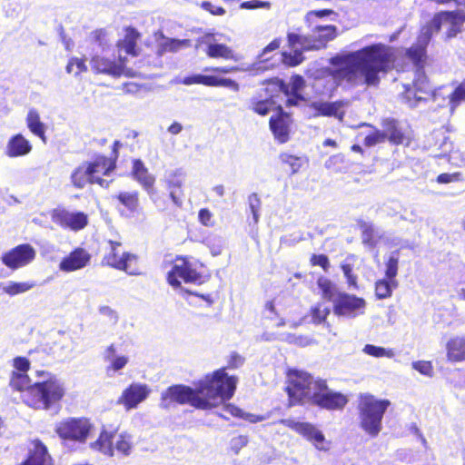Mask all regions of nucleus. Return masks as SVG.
Segmentation results:
<instances>
[{
    "mask_svg": "<svg viewBox=\"0 0 465 465\" xmlns=\"http://www.w3.org/2000/svg\"><path fill=\"white\" fill-rule=\"evenodd\" d=\"M305 57L301 50L293 49V52L283 51L281 53V61L287 67H295L304 61Z\"/></svg>",
    "mask_w": 465,
    "mask_h": 465,
    "instance_id": "nucleus-44",
    "label": "nucleus"
},
{
    "mask_svg": "<svg viewBox=\"0 0 465 465\" xmlns=\"http://www.w3.org/2000/svg\"><path fill=\"white\" fill-rule=\"evenodd\" d=\"M35 255L32 245L22 243L3 253L1 261L7 268L16 270L31 263Z\"/></svg>",
    "mask_w": 465,
    "mask_h": 465,
    "instance_id": "nucleus-16",
    "label": "nucleus"
},
{
    "mask_svg": "<svg viewBox=\"0 0 465 465\" xmlns=\"http://www.w3.org/2000/svg\"><path fill=\"white\" fill-rule=\"evenodd\" d=\"M122 143L116 140L113 143L110 156L95 154L91 160L82 163L71 173V183L76 189H84L87 184H97L107 189L111 181L104 177L109 176L116 169L119 149Z\"/></svg>",
    "mask_w": 465,
    "mask_h": 465,
    "instance_id": "nucleus-3",
    "label": "nucleus"
},
{
    "mask_svg": "<svg viewBox=\"0 0 465 465\" xmlns=\"http://www.w3.org/2000/svg\"><path fill=\"white\" fill-rule=\"evenodd\" d=\"M248 201H249V205H250L252 216H253L254 223H257L258 219H259L258 212H259V209L261 206V200H260L259 196L257 195V193H252L249 196Z\"/></svg>",
    "mask_w": 465,
    "mask_h": 465,
    "instance_id": "nucleus-61",
    "label": "nucleus"
},
{
    "mask_svg": "<svg viewBox=\"0 0 465 465\" xmlns=\"http://www.w3.org/2000/svg\"><path fill=\"white\" fill-rule=\"evenodd\" d=\"M115 354L116 347L114 344L109 345L104 351V360L109 362V365L106 367L107 372H116L124 369L129 361L127 356L122 355L115 357Z\"/></svg>",
    "mask_w": 465,
    "mask_h": 465,
    "instance_id": "nucleus-35",
    "label": "nucleus"
},
{
    "mask_svg": "<svg viewBox=\"0 0 465 465\" xmlns=\"http://www.w3.org/2000/svg\"><path fill=\"white\" fill-rule=\"evenodd\" d=\"M381 127L383 129L386 141L391 144L409 145L411 142L410 135L398 120L393 118L383 119L381 122Z\"/></svg>",
    "mask_w": 465,
    "mask_h": 465,
    "instance_id": "nucleus-20",
    "label": "nucleus"
},
{
    "mask_svg": "<svg viewBox=\"0 0 465 465\" xmlns=\"http://www.w3.org/2000/svg\"><path fill=\"white\" fill-rule=\"evenodd\" d=\"M265 85L264 93L266 97L273 100L279 93H282L288 98L285 102L286 107L297 106L304 98L301 92L305 87V80L300 74H293L290 79V84H286L283 80L273 77L264 80L262 83Z\"/></svg>",
    "mask_w": 465,
    "mask_h": 465,
    "instance_id": "nucleus-9",
    "label": "nucleus"
},
{
    "mask_svg": "<svg viewBox=\"0 0 465 465\" xmlns=\"http://www.w3.org/2000/svg\"><path fill=\"white\" fill-rule=\"evenodd\" d=\"M132 449L130 438L125 434H120L116 443L115 450L123 455H129Z\"/></svg>",
    "mask_w": 465,
    "mask_h": 465,
    "instance_id": "nucleus-53",
    "label": "nucleus"
},
{
    "mask_svg": "<svg viewBox=\"0 0 465 465\" xmlns=\"http://www.w3.org/2000/svg\"><path fill=\"white\" fill-rule=\"evenodd\" d=\"M19 465H54L47 447L39 439L31 441L25 460Z\"/></svg>",
    "mask_w": 465,
    "mask_h": 465,
    "instance_id": "nucleus-21",
    "label": "nucleus"
},
{
    "mask_svg": "<svg viewBox=\"0 0 465 465\" xmlns=\"http://www.w3.org/2000/svg\"><path fill=\"white\" fill-rule=\"evenodd\" d=\"M94 429L91 420L86 417H70L55 425V432L63 440L85 442Z\"/></svg>",
    "mask_w": 465,
    "mask_h": 465,
    "instance_id": "nucleus-12",
    "label": "nucleus"
},
{
    "mask_svg": "<svg viewBox=\"0 0 465 465\" xmlns=\"http://www.w3.org/2000/svg\"><path fill=\"white\" fill-rule=\"evenodd\" d=\"M363 351L366 354L376 358H381L384 356L391 355L383 347H379L372 344H366L363 348Z\"/></svg>",
    "mask_w": 465,
    "mask_h": 465,
    "instance_id": "nucleus-60",
    "label": "nucleus"
},
{
    "mask_svg": "<svg viewBox=\"0 0 465 465\" xmlns=\"http://www.w3.org/2000/svg\"><path fill=\"white\" fill-rule=\"evenodd\" d=\"M166 281L169 285L176 289L181 287V281L185 283L201 284L203 282V276L196 271L188 257L177 256L166 275Z\"/></svg>",
    "mask_w": 465,
    "mask_h": 465,
    "instance_id": "nucleus-13",
    "label": "nucleus"
},
{
    "mask_svg": "<svg viewBox=\"0 0 465 465\" xmlns=\"http://www.w3.org/2000/svg\"><path fill=\"white\" fill-rule=\"evenodd\" d=\"M114 436V430H108L103 426L96 440L91 443V448L99 450L104 455L113 457L114 455V447L113 445Z\"/></svg>",
    "mask_w": 465,
    "mask_h": 465,
    "instance_id": "nucleus-33",
    "label": "nucleus"
},
{
    "mask_svg": "<svg viewBox=\"0 0 465 465\" xmlns=\"http://www.w3.org/2000/svg\"><path fill=\"white\" fill-rule=\"evenodd\" d=\"M285 379L284 391L288 397V406L310 404L315 391L316 379L310 372L297 368L286 370Z\"/></svg>",
    "mask_w": 465,
    "mask_h": 465,
    "instance_id": "nucleus-6",
    "label": "nucleus"
},
{
    "mask_svg": "<svg viewBox=\"0 0 465 465\" xmlns=\"http://www.w3.org/2000/svg\"><path fill=\"white\" fill-rule=\"evenodd\" d=\"M431 94V89L425 80H415L412 86L405 88L404 98L411 105H416L418 102L427 100Z\"/></svg>",
    "mask_w": 465,
    "mask_h": 465,
    "instance_id": "nucleus-29",
    "label": "nucleus"
},
{
    "mask_svg": "<svg viewBox=\"0 0 465 465\" xmlns=\"http://www.w3.org/2000/svg\"><path fill=\"white\" fill-rule=\"evenodd\" d=\"M243 361H244L243 357H242L237 352H232L228 359L227 366L224 368H225V370L226 369H232V370L237 369L242 365ZM225 373L227 374L226 371H225Z\"/></svg>",
    "mask_w": 465,
    "mask_h": 465,
    "instance_id": "nucleus-62",
    "label": "nucleus"
},
{
    "mask_svg": "<svg viewBox=\"0 0 465 465\" xmlns=\"http://www.w3.org/2000/svg\"><path fill=\"white\" fill-rule=\"evenodd\" d=\"M26 124L32 134L45 142V125L41 121L38 112L35 109L29 110L26 116Z\"/></svg>",
    "mask_w": 465,
    "mask_h": 465,
    "instance_id": "nucleus-38",
    "label": "nucleus"
},
{
    "mask_svg": "<svg viewBox=\"0 0 465 465\" xmlns=\"http://www.w3.org/2000/svg\"><path fill=\"white\" fill-rule=\"evenodd\" d=\"M91 260L90 253L84 248L74 249L67 256L63 258L59 269L63 272H74L85 267Z\"/></svg>",
    "mask_w": 465,
    "mask_h": 465,
    "instance_id": "nucleus-26",
    "label": "nucleus"
},
{
    "mask_svg": "<svg viewBox=\"0 0 465 465\" xmlns=\"http://www.w3.org/2000/svg\"><path fill=\"white\" fill-rule=\"evenodd\" d=\"M149 389L145 384L133 383L122 392L118 402L123 404L126 410L136 408L149 395Z\"/></svg>",
    "mask_w": 465,
    "mask_h": 465,
    "instance_id": "nucleus-25",
    "label": "nucleus"
},
{
    "mask_svg": "<svg viewBox=\"0 0 465 465\" xmlns=\"http://www.w3.org/2000/svg\"><path fill=\"white\" fill-rule=\"evenodd\" d=\"M348 104V101L337 100L334 102H312L309 106L312 110L314 117H335L341 121L345 116L343 108Z\"/></svg>",
    "mask_w": 465,
    "mask_h": 465,
    "instance_id": "nucleus-23",
    "label": "nucleus"
},
{
    "mask_svg": "<svg viewBox=\"0 0 465 465\" xmlns=\"http://www.w3.org/2000/svg\"><path fill=\"white\" fill-rule=\"evenodd\" d=\"M385 277L384 279L390 281H397L395 278L398 274L399 260L395 256H391L386 263Z\"/></svg>",
    "mask_w": 465,
    "mask_h": 465,
    "instance_id": "nucleus-52",
    "label": "nucleus"
},
{
    "mask_svg": "<svg viewBox=\"0 0 465 465\" xmlns=\"http://www.w3.org/2000/svg\"><path fill=\"white\" fill-rule=\"evenodd\" d=\"M240 71L238 66H206L203 69L204 74H190L183 78L182 84L185 85L200 84L207 87H225L238 92L239 84L226 74Z\"/></svg>",
    "mask_w": 465,
    "mask_h": 465,
    "instance_id": "nucleus-7",
    "label": "nucleus"
},
{
    "mask_svg": "<svg viewBox=\"0 0 465 465\" xmlns=\"http://www.w3.org/2000/svg\"><path fill=\"white\" fill-rule=\"evenodd\" d=\"M391 405L387 399H378L371 393H361L358 396L357 411L359 424L370 437L375 438L382 429L383 416Z\"/></svg>",
    "mask_w": 465,
    "mask_h": 465,
    "instance_id": "nucleus-4",
    "label": "nucleus"
},
{
    "mask_svg": "<svg viewBox=\"0 0 465 465\" xmlns=\"http://www.w3.org/2000/svg\"><path fill=\"white\" fill-rule=\"evenodd\" d=\"M412 367L414 370L418 371L420 373L431 377L433 375V366L431 361H417L412 362Z\"/></svg>",
    "mask_w": 465,
    "mask_h": 465,
    "instance_id": "nucleus-57",
    "label": "nucleus"
},
{
    "mask_svg": "<svg viewBox=\"0 0 465 465\" xmlns=\"http://www.w3.org/2000/svg\"><path fill=\"white\" fill-rule=\"evenodd\" d=\"M64 395V383L56 376H50L44 381L33 383L29 391L22 395V401L30 408L46 411L59 403Z\"/></svg>",
    "mask_w": 465,
    "mask_h": 465,
    "instance_id": "nucleus-5",
    "label": "nucleus"
},
{
    "mask_svg": "<svg viewBox=\"0 0 465 465\" xmlns=\"http://www.w3.org/2000/svg\"><path fill=\"white\" fill-rule=\"evenodd\" d=\"M385 142H386V139H385L383 129L382 130L375 129L372 133H371L365 136V138L363 140V144L365 146L371 147V146H374L378 143H382Z\"/></svg>",
    "mask_w": 465,
    "mask_h": 465,
    "instance_id": "nucleus-51",
    "label": "nucleus"
},
{
    "mask_svg": "<svg viewBox=\"0 0 465 465\" xmlns=\"http://www.w3.org/2000/svg\"><path fill=\"white\" fill-rule=\"evenodd\" d=\"M445 352L448 362H465V334L451 336L446 341Z\"/></svg>",
    "mask_w": 465,
    "mask_h": 465,
    "instance_id": "nucleus-27",
    "label": "nucleus"
},
{
    "mask_svg": "<svg viewBox=\"0 0 465 465\" xmlns=\"http://www.w3.org/2000/svg\"><path fill=\"white\" fill-rule=\"evenodd\" d=\"M348 403V395L331 389L325 379L316 378L315 391H313L310 405L321 410L341 411Z\"/></svg>",
    "mask_w": 465,
    "mask_h": 465,
    "instance_id": "nucleus-11",
    "label": "nucleus"
},
{
    "mask_svg": "<svg viewBox=\"0 0 465 465\" xmlns=\"http://www.w3.org/2000/svg\"><path fill=\"white\" fill-rule=\"evenodd\" d=\"M398 287L397 281L380 279L375 282V296L379 300L390 298L394 289Z\"/></svg>",
    "mask_w": 465,
    "mask_h": 465,
    "instance_id": "nucleus-43",
    "label": "nucleus"
},
{
    "mask_svg": "<svg viewBox=\"0 0 465 465\" xmlns=\"http://www.w3.org/2000/svg\"><path fill=\"white\" fill-rule=\"evenodd\" d=\"M310 265L312 267H320L325 272H329L331 262L329 257L324 253H312L310 257Z\"/></svg>",
    "mask_w": 465,
    "mask_h": 465,
    "instance_id": "nucleus-49",
    "label": "nucleus"
},
{
    "mask_svg": "<svg viewBox=\"0 0 465 465\" xmlns=\"http://www.w3.org/2000/svg\"><path fill=\"white\" fill-rule=\"evenodd\" d=\"M183 45V41L169 39L161 45V47L158 51L159 54L163 53H174L177 52L181 46Z\"/></svg>",
    "mask_w": 465,
    "mask_h": 465,
    "instance_id": "nucleus-55",
    "label": "nucleus"
},
{
    "mask_svg": "<svg viewBox=\"0 0 465 465\" xmlns=\"http://www.w3.org/2000/svg\"><path fill=\"white\" fill-rule=\"evenodd\" d=\"M460 181H463V176L462 173L460 172H455L452 173H443L436 177V182L440 184H446Z\"/></svg>",
    "mask_w": 465,
    "mask_h": 465,
    "instance_id": "nucleus-56",
    "label": "nucleus"
},
{
    "mask_svg": "<svg viewBox=\"0 0 465 465\" xmlns=\"http://www.w3.org/2000/svg\"><path fill=\"white\" fill-rule=\"evenodd\" d=\"M274 101L265 97L264 99L252 98L251 100V109L257 114L265 116L271 111Z\"/></svg>",
    "mask_w": 465,
    "mask_h": 465,
    "instance_id": "nucleus-46",
    "label": "nucleus"
},
{
    "mask_svg": "<svg viewBox=\"0 0 465 465\" xmlns=\"http://www.w3.org/2000/svg\"><path fill=\"white\" fill-rule=\"evenodd\" d=\"M132 175L149 194L153 193L155 178L141 159L133 160Z\"/></svg>",
    "mask_w": 465,
    "mask_h": 465,
    "instance_id": "nucleus-31",
    "label": "nucleus"
},
{
    "mask_svg": "<svg viewBox=\"0 0 465 465\" xmlns=\"http://www.w3.org/2000/svg\"><path fill=\"white\" fill-rule=\"evenodd\" d=\"M249 442L247 435H238L232 439V449L238 452L242 448L245 447Z\"/></svg>",
    "mask_w": 465,
    "mask_h": 465,
    "instance_id": "nucleus-63",
    "label": "nucleus"
},
{
    "mask_svg": "<svg viewBox=\"0 0 465 465\" xmlns=\"http://www.w3.org/2000/svg\"><path fill=\"white\" fill-rule=\"evenodd\" d=\"M205 54L212 59H223L225 61H239V55L225 44L213 43L205 48Z\"/></svg>",
    "mask_w": 465,
    "mask_h": 465,
    "instance_id": "nucleus-34",
    "label": "nucleus"
},
{
    "mask_svg": "<svg viewBox=\"0 0 465 465\" xmlns=\"http://www.w3.org/2000/svg\"><path fill=\"white\" fill-rule=\"evenodd\" d=\"M113 200L122 216H130L140 210V194L137 191L119 192L113 196Z\"/></svg>",
    "mask_w": 465,
    "mask_h": 465,
    "instance_id": "nucleus-24",
    "label": "nucleus"
},
{
    "mask_svg": "<svg viewBox=\"0 0 465 465\" xmlns=\"http://www.w3.org/2000/svg\"><path fill=\"white\" fill-rule=\"evenodd\" d=\"M312 32L313 45L311 48L319 50L326 47L327 44L337 36V26L334 25H316Z\"/></svg>",
    "mask_w": 465,
    "mask_h": 465,
    "instance_id": "nucleus-30",
    "label": "nucleus"
},
{
    "mask_svg": "<svg viewBox=\"0 0 465 465\" xmlns=\"http://www.w3.org/2000/svg\"><path fill=\"white\" fill-rule=\"evenodd\" d=\"M333 14L331 9H320L309 11L305 15V22L311 25L314 18H322Z\"/></svg>",
    "mask_w": 465,
    "mask_h": 465,
    "instance_id": "nucleus-59",
    "label": "nucleus"
},
{
    "mask_svg": "<svg viewBox=\"0 0 465 465\" xmlns=\"http://www.w3.org/2000/svg\"><path fill=\"white\" fill-rule=\"evenodd\" d=\"M366 302L363 298L344 292L337 293L332 311L338 317L354 318L364 312Z\"/></svg>",
    "mask_w": 465,
    "mask_h": 465,
    "instance_id": "nucleus-15",
    "label": "nucleus"
},
{
    "mask_svg": "<svg viewBox=\"0 0 465 465\" xmlns=\"http://www.w3.org/2000/svg\"><path fill=\"white\" fill-rule=\"evenodd\" d=\"M357 224L361 230L362 243L370 247L376 246L378 242V237L373 224L366 223L361 219L357 221Z\"/></svg>",
    "mask_w": 465,
    "mask_h": 465,
    "instance_id": "nucleus-42",
    "label": "nucleus"
},
{
    "mask_svg": "<svg viewBox=\"0 0 465 465\" xmlns=\"http://www.w3.org/2000/svg\"><path fill=\"white\" fill-rule=\"evenodd\" d=\"M12 366L14 367L13 371L27 373V371L30 370L31 362L25 356H16L12 361Z\"/></svg>",
    "mask_w": 465,
    "mask_h": 465,
    "instance_id": "nucleus-54",
    "label": "nucleus"
},
{
    "mask_svg": "<svg viewBox=\"0 0 465 465\" xmlns=\"http://www.w3.org/2000/svg\"><path fill=\"white\" fill-rule=\"evenodd\" d=\"M430 41L427 35L423 38L419 37L418 40L412 44L405 51V57L411 62L418 71H422L428 61L427 47Z\"/></svg>",
    "mask_w": 465,
    "mask_h": 465,
    "instance_id": "nucleus-22",
    "label": "nucleus"
},
{
    "mask_svg": "<svg viewBox=\"0 0 465 465\" xmlns=\"http://www.w3.org/2000/svg\"><path fill=\"white\" fill-rule=\"evenodd\" d=\"M198 220L201 224L206 227H212L215 223L213 214L208 208H202L199 210Z\"/></svg>",
    "mask_w": 465,
    "mask_h": 465,
    "instance_id": "nucleus-58",
    "label": "nucleus"
},
{
    "mask_svg": "<svg viewBox=\"0 0 465 465\" xmlns=\"http://www.w3.org/2000/svg\"><path fill=\"white\" fill-rule=\"evenodd\" d=\"M395 57L391 48L383 44H372L360 50L336 56L332 64L333 79L354 87L361 84L367 86H378L381 83L380 73H388L394 64Z\"/></svg>",
    "mask_w": 465,
    "mask_h": 465,
    "instance_id": "nucleus-1",
    "label": "nucleus"
},
{
    "mask_svg": "<svg viewBox=\"0 0 465 465\" xmlns=\"http://www.w3.org/2000/svg\"><path fill=\"white\" fill-rule=\"evenodd\" d=\"M279 423L302 436L316 448L322 449L325 437L312 423L296 421L292 419H282Z\"/></svg>",
    "mask_w": 465,
    "mask_h": 465,
    "instance_id": "nucleus-18",
    "label": "nucleus"
},
{
    "mask_svg": "<svg viewBox=\"0 0 465 465\" xmlns=\"http://www.w3.org/2000/svg\"><path fill=\"white\" fill-rule=\"evenodd\" d=\"M452 92L448 96L450 110L454 112L461 104L465 103V79L453 84Z\"/></svg>",
    "mask_w": 465,
    "mask_h": 465,
    "instance_id": "nucleus-40",
    "label": "nucleus"
},
{
    "mask_svg": "<svg viewBox=\"0 0 465 465\" xmlns=\"http://www.w3.org/2000/svg\"><path fill=\"white\" fill-rule=\"evenodd\" d=\"M317 286L321 292V297L327 301L332 302L340 292L337 290L335 283L327 277L320 276L317 279Z\"/></svg>",
    "mask_w": 465,
    "mask_h": 465,
    "instance_id": "nucleus-39",
    "label": "nucleus"
},
{
    "mask_svg": "<svg viewBox=\"0 0 465 465\" xmlns=\"http://www.w3.org/2000/svg\"><path fill=\"white\" fill-rule=\"evenodd\" d=\"M279 158L282 164H285L289 167L291 173H297L302 166V160L298 156L283 153L280 154Z\"/></svg>",
    "mask_w": 465,
    "mask_h": 465,
    "instance_id": "nucleus-48",
    "label": "nucleus"
},
{
    "mask_svg": "<svg viewBox=\"0 0 465 465\" xmlns=\"http://www.w3.org/2000/svg\"><path fill=\"white\" fill-rule=\"evenodd\" d=\"M33 383L27 373H20L17 371H12L10 374L9 386L10 388L18 392H22V395H25Z\"/></svg>",
    "mask_w": 465,
    "mask_h": 465,
    "instance_id": "nucleus-37",
    "label": "nucleus"
},
{
    "mask_svg": "<svg viewBox=\"0 0 465 465\" xmlns=\"http://www.w3.org/2000/svg\"><path fill=\"white\" fill-rule=\"evenodd\" d=\"M107 33L104 29H96L91 33V39L94 43L103 45L106 43Z\"/></svg>",
    "mask_w": 465,
    "mask_h": 465,
    "instance_id": "nucleus-64",
    "label": "nucleus"
},
{
    "mask_svg": "<svg viewBox=\"0 0 465 465\" xmlns=\"http://www.w3.org/2000/svg\"><path fill=\"white\" fill-rule=\"evenodd\" d=\"M49 214L52 223L64 230L79 232L89 223L87 213L81 211L70 212L63 206L52 209Z\"/></svg>",
    "mask_w": 465,
    "mask_h": 465,
    "instance_id": "nucleus-14",
    "label": "nucleus"
},
{
    "mask_svg": "<svg viewBox=\"0 0 465 465\" xmlns=\"http://www.w3.org/2000/svg\"><path fill=\"white\" fill-rule=\"evenodd\" d=\"M32 144L21 134L13 135L7 142L5 154L10 158L21 157L32 151Z\"/></svg>",
    "mask_w": 465,
    "mask_h": 465,
    "instance_id": "nucleus-32",
    "label": "nucleus"
},
{
    "mask_svg": "<svg viewBox=\"0 0 465 465\" xmlns=\"http://www.w3.org/2000/svg\"><path fill=\"white\" fill-rule=\"evenodd\" d=\"M330 312V309L321 303L312 306L309 311L312 322L316 325L324 323Z\"/></svg>",
    "mask_w": 465,
    "mask_h": 465,
    "instance_id": "nucleus-45",
    "label": "nucleus"
},
{
    "mask_svg": "<svg viewBox=\"0 0 465 465\" xmlns=\"http://www.w3.org/2000/svg\"><path fill=\"white\" fill-rule=\"evenodd\" d=\"M87 71L85 64V59L73 57L69 60L66 65V72L68 74H74L75 75L80 74L83 72Z\"/></svg>",
    "mask_w": 465,
    "mask_h": 465,
    "instance_id": "nucleus-50",
    "label": "nucleus"
},
{
    "mask_svg": "<svg viewBox=\"0 0 465 465\" xmlns=\"http://www.w3.org/2000/svg\"><path fill=\"white\" fill-rule=\"evenodd\" d=\"M35 286V282H10L5 288L4 292L10 296H15L19 293L25 292Z\"/></svg>",
    "mask_w": 465,
    "mask_h": 465,
    "instance_id": "nucleus-47",
    "label": "nucleus"
},
{
    "mask_svg": "<svg viewBox=\"0 0 465 465\" xmlns=\"http://www.w3.org/2000/svg\"><path fill=\"white\" fill-rule=\"evenodd\" d=\"M108 251L102 259V264L118 271H123L129 275L141 274L139 258L135 253L122 251V242L118 241H107Z\"/></svg>",
    "mask_w": 465,
    "mask_h": 465,
    "instance_id": "nucleus-10",
    "label": "nucleus"
},
{
    "mask_svg": "<svg viewBox=\"0 0 465 465\" xmlns=\"http://www.w3.org/2000/svg\"><path fill=\"white\" fill-rule=\"evenodd\" d=\"M163 182L171 200L181 207L184 197L185 173L181 170L172 171L165 175Z\"/></svg>",
    "mask_w": 465,
    "mask_h": 465,
    "instance_id": "nucleus-19",
    "label": "nucleus"
},
{
    "mask_svg": "<svg viewBox=\"0 0 465 465\" xmlns=\"http://www.w3.org/2000/svg\"><path fill=\"white\" fill-rule=\"evenodd\" d=\"M292 124L291 114L284 112L281 105H278L276 113L269 119L270 130L278 143H285L290 140Z\"/></svg>",
    "mask_w": 465,
    "mask_h": 465,
    "instance_id": "nucleus-17",
    "label": "nucleus"
},
{
    "mask_svg": "<svg viewBox=\"0 0 465 465\" xmlns=\"http://www.w3.org/2000/svg\"><path fill=\"white\" fill-rule=\"evenodd\" d=\"M464 23L465 14L460 10L440 11L425 25L424 35L431 39L432 35L442 33L443 40L449 41L461 33Z\"/></svg>",
    "mask_w": 465,
    "mask_h": 465,
    "instance_id": "nucleus-8",
    "label": "nucleus"
},
{
    "mask_svg": "<svg viewBox=\"0 0 465 465\" xmlns=\"http://www.w3.org/2000/svg\"><path fill=\"white\" fill-rule=\"evenodd\" d=\"M238 381L237 376H229L225 368H220L195 382L194 388L183 384L169 386L161 394V406L168 409L175 404H189L199 410H210L233 397Z\"/></svg>",
    "mask_w": 465,
    "mask_h": 465,
    "instance_id": "nucleus-2",
    "label": "nucleus"
},
{
    "mask_svg": "<svg viewBox=\"0 0 465 465\" xmlns=\"http://www.w3.org/2000/svg\"><path fill=\"white\" fill-rule=\"evenodd\" d=\"M140 37V34L134 27H127L125 29V35L119 46L122 47L126 54L134 56L137 55L136 45L137 40Z\"/></svg>",
    "mask_w": 465,
    "mask_h": 465,
    "instance_id": "nucleus-41",
    "label": "nucleus"
},
{
    "mask_svg": "<svg viewBox=\"0 0 465 465\" xmlns=\"http://www.w3.org/2000/svg\"><path fill=\"white\" fill-rule=\"evenodd\" d=\"M287 44L291 49L304 51L315 50L311 48L313 45L312 37L311 35H302L297 33L290 32L287 34Z\"/></svg>",
    "mask_w": 465,
    "mask_h": 465,
    "instance_id": "nucleus-36",
    "label": "nucleus"
},
{
    "mask_svg": "<svg viewBox=\"0 0 465 465\" xmlns=\"http://www.w3.org/2000/svg\"><path fill=\"white\" fill-rule=\"evenodd\" d=\"M91 69L94 74L120 76L124 72L122 64L100 55H94L90 61Z\"/></svg>",
    "mask_w": 465,
    "mask_h": 465,
    "instance_id": "nucleus-28",
    "label": "nucleus"
}]
</instances>
